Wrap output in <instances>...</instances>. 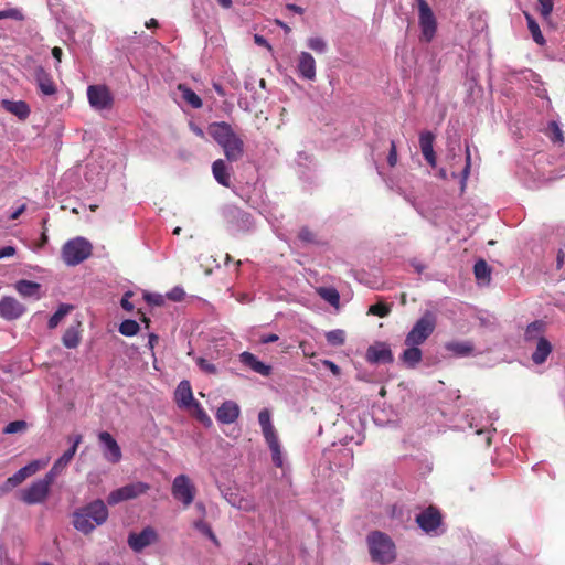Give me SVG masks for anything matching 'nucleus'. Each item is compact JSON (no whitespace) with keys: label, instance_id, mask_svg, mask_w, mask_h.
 Returning a JSON list of instances; mask_svg holds the SVG:
<instances>
[{"label":"nucleus","instance_id":"obj_51","mask_svg":"<svg viewBox=\"0 0 565 565\" xmlns=\"http://www.w3.org/2000/svg\"><path fill=\"white\" fill-rule=\"evenodd\" d=\"M273 462L276 467L281 468L284 465L280 445L270 449Z\"/></svg>","mask_w":565,"mask_h":565},{"label":"nucleus","instance_id":"obj_6","mask_svg":"<svg viewBox=\"0 0 565 565\" xmlns=\"http://www.w3.org/2000/svg\"><path fill=\"white\" fill-rule=\"evenodd\" d=\"M54 480L45 475L42 479L32 482L28 488L20 492V500L26 504H38L46 500L50 488Z\"/></svg>","mask_w":565,"mask_h":565},{"label":"nucleus","instance_id":"obj_10","mask_svg":"<svg viewBox=\"0 0 565 565\" xmlns=\"http://www.w3.org/2000/svg\"><path fill=\"white\" fill-rule=\"evenodd\" d=\"M87 98L89 105L96 110L110 109L114 104L113 94L106 85H89Z\"/></svg>","mask_w":565,"mask_h":565},{"label":"nucleus","instance_id":"obj_54","mask_svg":"<svg viewBox=\"0 0 565 565\" xmlns=\"http://www.w3.org/2000/svg\"><path fill=\"white\" fill-rule=\"evenodd\" d=\"M132 296V292L128 291L124 295L121 301H120V305L122 307L124 310L130 312L132 311L134 309V305L132 302H130L129 298Z\"/></svg>","mask_w":565,"mask_h":565},{"label":"nucleus","instance_id":"obj_41","mask_svg":"<svg viewBox=\"0 0 565 565\" xmlns=\"http://www.w3.org/2000/svg\"><path fill=\"white\" fill-rule=\"evenodd\" d=\"M307 46L316 53H324L327 50L326 41L320 36L309 38L307 40Z\"/></svg>","mask_w":565,"mask_h":565},{"label":"nucleus","instance_id":"obj_17","mask_svg":"<svg viewBox=\"0 0 565 565\" xmlns=\"http://www.w3.org/2000/svg\"><path fill=\"white\" fill-rule=\"evenodd\" d=\"M98 439L102 444H104L106 448L104 454L105 458L113 463L119 462L122 455L121 449L115 438L108 431H102L98 435Z\"/></svg>","mask_w":565,"mask_h":565},{"label":"nucleus","instance_id":"obj_20","mask_svg":"<svg viewBox=\"0 0 565 565\" xmlns=\"http://www.w3.org/2000/svg\"><path fill=\"white\" fill-rule=\"evenodd\" d=\"M174 401L181 408H191L195 403H198L193 397L189 381L183 380L179 383L174 392Z\"/></svg>","mask_w":565,"mask_h":565},{"label":"nucleus","instance_id":"obj_5","mask_svg":"<svg viewBox=\"0 0 565 565\" xmlns=\"http://www.w3.org/2000/svg\"><path fill=\"white\" fill-rule=\"evenodd\" d=\"M93 246L84 237L67 241L62 247V259L67 266H76L92 255Z\"/></svg>","mask_w":565,"mask_h":565},{"label":"nucleus","instance_id":"obj_59","mask_svg":"<svg viewBox=\"0 0 565 565\" xmlns=\"http://www.w3.org/2000/svg\"><path fill=\"white\" fill-rule=\"evenodd\" d=\"M278 339H279V337L277 334L269 333V334L263 335L260 339V342L262 343H273V342L278 341Z\"/></svg>","mask_w":565,"mask_h":565},{"label":"nucleus","instance_id":"obj_40","mask_svg":"<svg viewBox=\"0 0 565 565\" xmlns=\"http://www.w3.org/2000/svg\"><path fill=\"white\" fill-rule=\"evenodd\" d=\"M326 339H327L329 344L334 345V347H339V345H342L344 343V341H345V333H344L343 330H340V329L332 330V331L327 332Z\"/></svg>","mask_w":565,"mask_h":565},{"label":"nucleus","instance_id":"obj_58","mask_svg":"<svg viewBox=\"0 0 565 565\" xmlns=\"http://www.w3.org/2000/svg\"><path fill=\"white\" fill-rule=\"evenodd\" d=\"M254 41L257 45L259 46H265L267 47L268 50H271V45L268 43V41L263 36V35H259V34H255L254 36Z\"/></svg>","mask_w":565,"mask_h":565},{"label":"nucleus","instance_id":"obj_4","mask_svg":"<svg viewBox=\"0 0 565 565\" xmlns=\"http://www.w3.org/2000/svg\"><path fill=\"white\" fill-rule=\"evenodd\" d=\"M437 327V315L431 310H426L414 323L405 337V345H422L434 333Z\"/></svg>","mask_w":565,"mask_h":565},{"label":"nucleus","instance_id":"obj_35","mask_svg":"<svg viewBox=\"0 0 565 565\" xmlns=\"http://www.w3.org/2000/svg\"><path fill=\"white\" fill-rule=\"evenodd\" d=\"M73 309V306L62 303L58 309L51 316L47 322L49 329H55L62 319Z\"/></svg>","mask_w":565,"mask_h":565},{"label":"nucleus","instance_id":"obj_42","mask_svg":"<svg viewBox=\"0 0 565 565\" xmlns=\"http://www.w3.org/2000/svg\"><path fill=\"white\" fill-rule=\"evenodd\" d=\"M390 312H391L390 306L386 303H383V302L374 303V305L370 306V308H369V313L377 316L380 318H384V317L388 316Z\"/></svg>","mask_w":565,"mask_h":565},{"label":"nucleus","instance_id":"obj_2","mask_svg":"<svg viewBox=\"0 0 565 565\" xmlns=\"http://www.w3.org/2000/svg\"><path fill=\"white\" fill-rule=\"evenodd\" d=\"M108 519V509L103 500H95L73 513L74 527L84 533H92L96 526L104 524Z\"/></svg>","mask_w":565,"mask_h":565},{"label":"nucleus","instance_id":"obj_1","mask_svg":"<svg viewBox=\"0 0 565 565\" xmlns=\"http://www.w3.org/2000/svg\"><path fill=\"white\" fill-rule=\"evenodd\" d=\"M210 136L223 149L224 156L230 162H236L244 156L245 145L243 139L225 121L212 122L209 125Z\"/></svg>","mask_w":565,"mask_h":565},{"label":"nucleus","instance_id":"obj_26","mask_svg":"<svg viewBox=\"0 0 565 565\" xmlns=\"http://www.w3.org/2000/svg\"><path fill=\"white\" fill-rule=\"evenodd\" d=\"M445 349L455 356H469L475 351L471 341H450L445 344Z\"/></svg>","mask_w":565,"mask_h":565},{"label":"nucleus","instance_id":"obj_9","mask_svg":"<svg viewBox=\"0 0 565 565\" xmlns=\"http://www.w3.org/2000/svg\"><path fill=\"white\" fill-rule=\"evenodd\" d=\"M150 489V486L146 482H134L126 484L111 491L107 498V502L110 505L118 504L119 502L136 499L141 494H145Z\"/></svg>","mask_w":565,"mask_h":565},{"label":"nucleus","instance_id":"obj_19","mask_svg":"<svg viewBox=\"0 0 565 565\" xmlns=\"http://www.w3.org/2000/svg\"><path fill=\"white\" fill-rule=\"evenodd\" d=\"M366 360L371 363H392L393 354L387 344L380 342L369 347Z\"/></svg>","mask_w":565,"mask_h":565},{"label":"nucleus","instance_id":"obj_43","mask_svg":"<svg viewBox=\"0 0 565 565\" xmlns=\"http://www.w3.org/2000/svg\"><path fill=\"white\" fill-rule=\"evenodd\" d=\"M554 0H539L537 11L544 19H548L553 12Z\"/></svg>","mask_w":565,"mask_h":565},{"label":"nucleus","instance_id":"obj_16","mask_svg":"<svg viewBox=\"0 0 565 565\" xmlns=\"http://www.w3.org/2000/svg\"><path fill=\"white\" fill-rule=\"evenodd\" d=\"M34 79L38 89L44 96H53L57 93V86L52 75L46 72L42 66L34 70Z\"/></svg>","mask_w":565,"mask_h":565},{"label":"nucleus","instance_id":"obj_31","mask_svg":"<svg viewBox=\"0 0 565 565\" xmlns=\"http://www.w3.org/2000/svg\"><path fill=\"white\" fill-rule=\"evenodd\" d=\"M178 90L181 93L182 99L185 103H188L192 108L198 109V108L202 107V105H203L202 99L189 86H186L185 84H179Z\"/></svg>","mask_w":565,"mask_h":565},{"label":"nucleus","instance_id":"obj_22","mask_svg":"<svg viewBox=\"0 0 565 565\" xmlns=\"http://www.w3.org/2000/svg\"><path fill=\"white\" fill-rule=\"evenodd\" d=\"M435 135L431 131H424L419 136V146L422 153L428 164L433 168L436 167V153L434 151Z\"/></svg>","mask_w":565,"mask_h":565},{"label":"nucleus","instance_id":"obj_55","mask_svg":"<svg viewBox=\"0 0 565 565\" xmlns=\"http://www.w3.org/2000/svg\"><path fill=\"white\" fill-rule=\"evenodd\" d=\"M146 300L148 303L154 305V306H161L163 305V298L161 295L158 294H148L146 295Z\"/></svg>","mask_w":565,"mask_h":565},{"label":"nucleus","instance_id":"obj_15","mask_svg":"<svg viewBox=\"0 0 565 565\" xmlns=\"http://www.w3.org/2000/svg\"><path fill=\"white\" fill-rule=\"evenodd\" d=\"M25 311V306L13 297L6 296L0 300V316L8 321L19 319Z\"/></svg>","mask_w":565,"mask_h":565},{"label":"nucleus","instance_id":"obj_44","mask_svg":"<svg viewBox=\"0 0 565 565\" xmlns=\"http://www.w3.org/2000/svg\"><path fill=\"white\" fill-rule=\"evenodd\" d=\"M258 422L262 427V431L270 430L274 428L270 420V413L267 408L262 409L258 414Z\"/></svg>","mask_w":565,"mask_h":565},{"label":"nucleus","instance_id":"obj_29","mask_svg":"<svg viewBox=\"0 0 565 565\" xmlns=\"http://www.w3.org/2000/svg\"><path fill=\"white\" fill-rule=\"evenodd\" d=\"M15 290L23 297L40 298L41 285L31 280L21 279L15 282Z\"/></svg>","mask_w":565,"mask_h":565},{"label":"nucleus","instance_id":"obj_64","mask_svg":"<svg viewBox=\"0 0 565 565\" xmlns=\"http://www.w3.org/2000/svg\"><path fill=\"white\" fill-rule=\"evenodd\" d=\"M286 9L295 12V13H298V14H302L305 12L303 8L297 6V4H294V3H288L286 6Z\"/></svg>","mask_w":565,"mask_h":565},{"label":"nucleus","instance_id":"obj_57","mask_svg":"<svg viewBox=\"0 0 565 565\" xmlns=\"http://www.w3.org/2000/svg\"><path fill=\"white\" fill-rule=\"evenodd\" d=\"M323 364L334 374V375H340L341 373V370L340 367L332 361H329V360H324L323 361Z\"/></svg>","mask_w":565,"mask_h":565},{"label":"nucleus","instance_id":"obj_8","mask_svg":"<svg viewBox=\"0 0 565 565\" xmlns=\"http://www.w3.org/2000/svg\"><path fill=\"white\" fill-rule=\"evenodd\" d=\"M171 493L184 508H188L195 498L196 489L186 475H179L172 482Z\"/></svg>","mask_w":565,"mask_h":565},{"label":"nucleus","instance_id":"obj_49","mask_svg":"<svg viewBox=\"0 0 565 565\" xmlns=\"http://www.w3.org/2000/svg\"><path fill=\"white\" fill-rule=\"evenodd\" d=\"M196 364L203 372L207 374H215L217 372L216 366L204 358H199L196 360Z\"/></svg>","mask_w":565,"mask_h":565},{"label":"nucleus","instance_id":"obj_3","mask_svg":"<svg viewBox=\"0 0 565 565\" xmlns=\"http://www.w3.org/2000/svg\"><path fill=\"white\" fill-rule=\"evenodd\" d=\"M367 544L373 562L386 565L395 561V544L385 533L380 531L371 532L367 536Z\"/></svg>","mask_w":565,"mask_h":565},{"label":"nucleus","instance_id":"obj_62","mask_svg":"<svg viewBox=\"0 0 565 565\" xmlns=\"http://www.w3.org/2000/svg\"><path fill=\"white\" fill-rule=\"evenodd\" d=\"M26 205L22 204L20 207H18L11 215L10 220L15 221L20 217V215L25 211Z\"/></svg>","mask_w":565,"mask_h":565},{"label":"nucleus","instance_id":"obj_32","mask_svg":"<svg viewBox=\"0 0 565 565\" xmlns=\"http://www.w3.org/2000/svg\"><path fill=\"white\" fill-rule=\"evenodd\" d=\"M545 332V323L541 320H535L531 322L524 332L525 341H540V338H544L543 333Z\"/></svg>","mask_w":565,"mask_h":565},{"label":"nucleus","instance_id":"obj_11","mask_svg":"<svg viewBox=\"0 0 565 565\" xmlns=\"http://www.w3.org/2000/svg\"><path fill=\"white\" fill-rule=\"evenodd\" d=\"M157 531L151 526H146L139 533H130L128 535V545L134 552H141L147 546L158 542Z\"/></svg>","mask_w":565,"mask_h":565},{"label":"nucleus","instance_id":"obj_23","mask_svg":"<svg viewBox=\"0 0 565 565\" xmlns=\"http://www.w3.org/2000/svg\"><path fill=\"white\" fill-rule=\"evenodd\" d=\"M239 361L255 373L263 376H269L271 374V366L259 361L257 356L250 352H243L239 354Z\"/></svg>","mask_w":565,"mask_h":565},{"label":"nucleus","instance_id":"obj_45","mask_svg":"<svg viewBox=\"0 0 565 565\" xmlns=\"http://www.w3.org/2000/svg\"><path fill=\"white\" fill-rule=\"evenodd\" d=\"M298 238L307 244H315L317 243L315 233L308 227L302 226L298 233Z\"/></svg>","mask_w":565,"mask_h":565},{"label":"nucleus","instance_id":"obj_14","mask_svg":"<svg viewBox=\"0 0 565 565\" xmlns=\"http://www.w3.org/2000/svg\"><path fill=\"white\" fill-rule=\"evenodd\" d=\"M83 436L82 435H75L73 439V445L71 448H68L52 466L50 471L46 473L49 477H51L54 481L57 476H60L63 470L67 467V465L72 461L73 457L75 456L78 445L82 443Z\"/></svg>","mask_w":565,"mask_h":565},{"label":"nucleus","instance_id":"obj_37","mask_svg":"<svg viewBox=\"0 0 565 565\" xmlns=\"http://www.w3.org/2000/svg\"><path fill=\"white\" fill-rule=\"evenodd\" d=\"M319 296L332 306H338L340 301L339 292L334 288L322 287L318 290Z\"/></svg>","mask_w":565,"mask_h":565},{"label":"nucleus","instance_id":"obj_50","mask_svg":"<svg viewBox=\"0 0 565 565\" xmlns=\"http://www.w3.org/2000/svg\"><path fill=\"white\" fill-rule=\"evenodd\" d=\"M8 18L14 19V20H21L22 13L20 12V10H18L15 8L8 9V10H1L0 11V20L8 19Z\"/></svg>","mask_w":565,"mask_h":565},{"label":"nucleus","instance_id":"obj_61","mask_svg":"<svg viewBox=\"0 0 565 565\" xmlns=\"http://www.w3.org/2000/svg\"><path fill=\"white\" fill-rule=\"evenodd\" d=\"M183 295H184V292H183L182 290H180V289H175V290H173L172 292H170V294L168 295V297H169L170 299L174 300V301H179V300H181V299H182Z\"/></svg>","mask_w":565,"mask_h":565},{"label":"nucleus","instance_id":"obj_60","mask_svg":"<svg viewBox=\"0 0 565 565\" xmlns=\"http://www.w3.org/2000/svg\"><path fill=\"white\" fill-rule=\"evenodd\" d=\"M564 259H565V252L564 249H558L557 252V257H556V267L557 269H561L564 265Z\"/></svg>","mask_w":565,"mask_h":565},{"label":"nucleus","instance_id":"obj_39","mask_svg":"<svg viewBox=\"0 0 565 565\" xmlns=\"http://www.w3.org/2000/svg\"><path fill=\"white\" fill-rule=\"evenodd\" d=\"M547 135L553 142L563 143L564 135L556 121H551L547 126Z\"/></svg>","mask_w":565,"mask_h":565},{"label":"nucleus","instance_id":"obj_38","mask_svg":"<svg viewBox=\"0 0 565 565\" xmlns=\"http://www.w3.org/2000/svg\"><path fill=\"white\" fill-rule=\"evenodd\" d=\"M139 329H140L139 324L135 320H131V319L124 320L119 326V332L126 337L136 335L138 333Z\"/></svg>","mask_w":565,"mask_h":565},{"label":"nucleus","instance_id":"obj_56","mask_svg":"<svg viewBox=\"0 0 565 565\" xmlns=\"http://www.w3.org/2000/svg\"><path fill=\"white\" fill-rule=\"evenodd\" d=\"M17 254V248L13 246H6L0 248V259L6 257H12Z\"/></svg>","mask_w":565,"mask_h":565},{"label":"nucleus","instance_id":"obj_13","mask_svg":"<svg viewBox=\"0 0 565 565\" xmlns=\"http://www.w3.org/2000/svg\"><path fill=\"white\" fill-rule=\"evenodd\" d=\"M40 469L39 461H31L29 465L19 469L13 476L9 477L3 486L0 487V492H7L21 484L26 478L35 475Z\"/></svg>","mask_w":565,"mask_h":565},{"label":"nucleus","instance_id":"obj_24","mask_svg":"<svg viewBox=\"0 0 565 565\" xmlns=\"http://www.w3.org/2000/svg\"><path fill=\"white\" fill-rule=\"evenodd\" d=\"M231 167L226 164L223 159H217L212 164V173L218 184L230 188L231 186Z\"/></svg>","mask_w":565,"mask_h":565},{"label":"nucleus","instance_id":"obj_25","mask_svg":"<svg viewBox=\"0 0 565 565\" xmlns=\"http://www.w3.org/2000/svg\"><path fill=\"white\" fill-rule=\"evenodd\" d=\"M1 104L7 111L15 115L21 120L26 119L31 113L29 105L23 100L3 99Z\"/></svg>","mask_w":565,"mask_h":565},{"label":"nucleus","instance_id":"obj_12","mask_svg":"<svg viewBox=\"0 0 565 565\" xmlns=\"http://www.w3.org/2000/svg\"><path fill=\"white\" fill-rule=\"evenodd\" d=\"M441 522L443 516L440 511L433 505H429L416 515V523L426 533L436 531L441 525Z\"/></svg>","mask_w":565,"mask_h":565},{"label":"nucleus","instance_id":"obj_21","mask_svg":"<svg viewBox=\"0 0 565 565\" xmlns=\"http://www.w3.org/2000/svg\"><path fill=\"white\" fill-rule=\"evenodd\" d=\"M241 414L239 406L233 401H225L216 412V419L222 424L234 423Z\"/></svg>","mask_w":565,"mask_h":565},{"label":"nucleus","instance_id":"obj_18","mask_svg":"<svg viewBox=\"0 0 565 565\" xmlns=\"http://www.w3.org/2000/svg\"><path fill=\"white\" fill-rule=\"evenodd\" d=\"M297 70H298L300 77L308 79V81L316 79V76H317L316 61L310 53L301 52L299 54Z\"/></svg>","mask_w":565,"mask_h":565},{"label":"nucleus","instance_id":"obj_46","mask_svg":"<svg viewBox=\"0 0 565 565\" xmlns=\"http://www.w3.org/2000/svg\"><path fill=\"white\" fill-rule=\"evenodd\" d=\"M26 428V423L24 420H14L9 423L4 428V434H15L22 431Z\"/></svg>","mask_w":565,"mask_h":565},{"label":"nucleus","instance_id":"obj_36","mask_svg":"<svg viewBox=\"0 0 565 565\" xmlns=\"http://www.w3.org/2000/svg\"><path fill=\"white\" fill-rule=\"evenodd\" d=\"M195 530L207 536L215 545H220V541L214 534L212 527L204 520H198L193 523Z\"/></svg>","mask_w":565,"mask_h":565},{"label":"nucleus","instance_id":"obj_7","mask_svg":"<svg viewBox=\"0 0 565 565\" xmlns=\"http://www.w3.org/2000/svg\"><path fill=\"white\" fill-rule=\"evenodd\" d=\"M418 7V22L422 30L420 39L430 42L437 31L435 14L426 0H416Z\"/></svg>","mask_w":565,"mask_h":565},{"label":"nucleus","instance_id":"obj_34","mask_svg":"<svg viewBox=\"0 0 565 565\" xmlns=\"http://www.w3.org/2000/svg\"><path fill=\"white\" fill-rule=\"evenodd\" d=\"M473 274L477 280L489 282L491 277V268L486 260L479 259L473 266Z\"/></svg>","mask_w":565,"mask_h":565},{"label":"nucleus","instance_id":"obj_30","mask_svg":"<svg viewBox=\"0 0 565 565\" xmlns=\"http://www.w3.org/2000/svg\"><path fill=\"white\" fill-rule=\"evenodd\" d=\"M81 322H77V326L68 327L62 338V342L64 347L68 349L77 348L81 342V332H79Z\"/></svg>","mask_w":565,"mask_h":565},{"label":"nucleus","instance_id":"obj_52","mask_svg":"<svg viewBox=\"0 0 565 565\" xmlns=\"http://www.w3.org/2000/svg\"><path fill=\"white\" fill-rule=\"evenodd\" d=\"M470 167H471V154L469 146L466 147V166L462 171V186L465 185V182L470 173Z\"/></svg>","mask_w":565,"mask_h":565},{"label":"nucleus","instance_id":"obj_33","mask_svg":"<svg viewBox=\"0 0 565 565\" xmlns=\"http://www.w3.org/2000/svg\"><path fill=\"white\" fill-rule=\"evenodd\" d=\"M524 17L526 19L527 28L532 35L533 41L539 45H544L545 39L541 32V29H540V25L537 24V22L534 20V18L529 12H524Z\"/></svg>","mask_w":565,"mask_h":565},{"label":"nucleus","instance_id":"obj_28","mask_svg":"<svg viewBox=\"0 0 565 565\" xmlns=\"http://www.w3.org/2000/svg\"><path fill=\"white\" fill-rule=\"evenodd\" d=\"M552 352V344L546 338H540L536 343V349L532 353V361L540 365L543 364Z\"/></svg>","mask_w":565,"mask_h":565},{"label":"nucleus","instance_id":"obj_48","mask_svg":"<svg viewBox=\"0 0 565 565\" xmlns=\"http://www.w3.org/2000/svg\"><path fill=\"white\" fill-rule=\"evenodd\" d=\"M263 435H264V438H265L269 449L280 445L275 428L264 431Z\"/></svg>","mask_w":565,"mask_h":565},{"label":"nucleus","instance_id":"obj_53","mask_svg":"<svg viewBox=\"0 0 565 565\" xmlns=\"http://www.w3.org/2000/svg\"><path fill=\"white\" fill-rule=\"evenodd\" d=\"M387 163L392 168L395 167L397 163V149H396L395 141H393V140L391 141L390 152L387 156Z\"/></svg>","mask_w":565,"mask_h":565},{"label":"nucleus","instance_id":"obj_27","mask_svg":"<svg viewBox=\"0 0 565 565\" xmlns=\"http://www.w3.org/2000/svg\"><path fill=\"white\" fill-rule=\"evenodd\" d=\"M406 347L407 349L403 351L401 360L407 367L414 369L422 361L423 352L419 345L413 344Z\"/></svg>","mask_w":565,"mask_h":565},{"label":"nucleus","instance_id":"obj_63","mask_svg":"<svg viewBox=\"0 0 565 565\" xmlns=\"http://www.w3.org/2000/svg\"><path fill=\"white\" fill-rule=\"evenodd\" d=\"M52 55H53V57H54V58L60 63V62H61V60H62V55H63V51H62V49H61V47H58V46H54V47L52 49Z\"/></svg>","mask_w":565,"mask_h":565},{"label":"nucleus","instance_id":"obj_47","mask_svg":"<svg viewBox=\"0 0 565 565\" xmlns=\"http://www.w3.org/2000/svg\"><path fill=\"white\" fill-rule=\"evenodd\" d=\"M191 408L195 409L198 420L203 423L205 426H210L212 424V420H211L210 416L202 408V406H201V404L199 402L195 403Z\"/></svg>","mask_w":565,"mask_h":565}]
</instances>
